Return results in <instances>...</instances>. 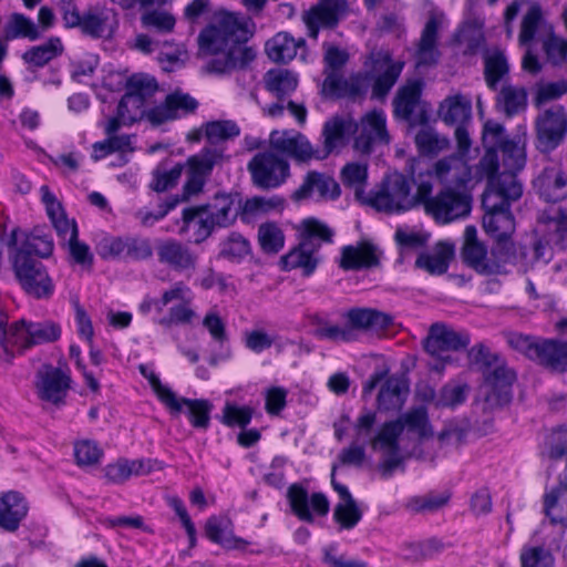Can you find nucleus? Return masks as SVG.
<instances>
[{
    "instance_id": "0eeeda50",
    "label": "nucleus",
    "mask_w": 567,
    "mask_h": 567,
    "mask_svg": "<svg viewBox=\"0 0 567 567\" xmlns=\"http://www.w3.org/2000/svg\"><path fill=\"white\" fill-rule=\"evenodd\" d=\"M431 192L432 185L429 182H420L416 193L412 194L410 181L404 175L394 173L385 178L378 190L364 198V202L380 212L401 213L424 200Z\"/></svg>"
},
{
    "instance_id": "f704fd0d",
    "label": "nucleus",
    "mask_w": 567,
    "mask_h": 567,
    "mask_svg": "<svg viewBox=\"0 0 567 567\" xmlns=\"http://www.w3.org/2000/svg\"><path fill=\"white\" fill-rule=\"evenodd\" d=\"M535 187L547 202L561 200L567 196V178L558 167L546 168L536 178Z\"/></svg>"
},
{
    "instance_id": "c756f323",
    "label": "nucleus",
    "mask_w": 567,
    "mask_h": 567,
    "mask_svg": "<svg viewBox=\"0 0 567 567\" xmlns=\"http://www.w3.org/2000/svg\"><path fill=\"white\" fill-rule=\"evenodd\" d=\"M344 320L352 330V340L357 339L360 331L383 332L392 324L390 316L372 309H352L344 315Z\"/></svg>"
},
{
    "instance_id": "e433bc0d",
    "label": "nucleus",
    "mask_w": 567,
    "mask_h": 567,
    "mask_svg": "<svg viewBox=\"0 0 567 567\" xmlns=\"http://www.w3.org/2000/svg\"><path fill=\"white\" fill-rule=\"evenodd\" d=\"M153 471L152 462L144 460L120 458L105 466V476L114 482L122 483L133 475H144Z\"/></svg>"
},
{
    "instance_id": "ddd939ff",
    "label": "nucleus",
    "mask_w": 567,
    "mask_h": 567,
    "mask_svg": "<svg viewBox=\"0 0 567 567\" xmlns=\"http://www.w3.org/2000/svg\"><path fill=\"white\" fill-rule=\"evenodd\" d=\"M386 115L382 110H372L353 121V148L361 154H370L381 145L390 143Z\"/></svg>"
},
{
    "instance_id": "774afa93",
    "label": "nucleus",
    "mask_w": 567,
    "mask_h": 567,
    "mask_svg": "<svg viewBox=\"0 0 567 567\" xmlns=\"http://www.w3.org/2000/svg\"><path fill=\"white\" fill-rule=\"evenodd\" d=\"M522 567H553L551 554L539 546H524L520 551Z\"/></svg>"
},
{
    "instance_id": "13d9d810",
    "label": "nucleus",
    "mask_w": 567,
    "mask_h": 567,
    "mask_svg": "<svg viewBox=\"0 0 567 567\" xmlns=\"http://www.w3.org/2000/svg\"><path fill=\"white\" fill-rule=\"evenodd\" d=\"M415 143L420 153L436 155L449 147V140L430 127L422 128L415 136Z\"/></svg>"
},
{
    "instance_id": "338daca9",
    "label": "nucleus",
    "mask_w": 567,
    "mask_h": 567,
    "mask_svg": "<svg viewBox=\"0 0 567 567\" xmlns=\"http://www.w3.org/2000/svg\"><path fill=\"white\" fill-rule=\"evenodd\" d=\"M542 45L551 63L567 62V39L556 35L554 30L547 37L542 38Z\"/></svg>"
},
{
    "instance_id": "6e6552de",
    "label": "nucleus",
    "mask_w": 567,
    "mask_h": 567,
    "mask_svg": "<svg viewBox=\"0 0 567 567\" xmlns=\"http://www.w3.org/2000/svg\"><path fill=\"white\" fill-rule=\"evenodd\" d=\"M156 91L157 83L154 78L145 74L132 75L127 83V91L117 105L116 116L100 124L104 132L115 133L122 125L145 120L146 105Z\"/></svg>"
},
{
    "instance_id": "7ed1b4c3",
    "label": "nucleus",
    "mask_w": 567,
    "mask_h": 567,
    "mask_svg": "<svg viewBox=\"0 0 567 567\" xmlns=\"http://www.w3.org/2000/svg\"><path fill=\"white\" fill-rule=\"evenodd\" d=\"M348 59L349 54L346 50L332 44H324V72L327 74L322 84L324 95L355 97L367 92L372 83L373 95L382 97L394 85L403 69V62L393 61L388 51L380 50L372 52L364 62L369 74H357L348 80H342L337 75V71L347 63Z\"/></svg>"
},
{
    "instance_id": "9b49d317",
    "label": "nucleus",
    "mask_w": 567,
    "mask_h": 567,
    "mask_svg": "<svg viewBox=\"0 0 567 567\" xmlns=\"http://www.w3.org/2000/svg\"><path fill=\"white\" fill-rule=\"evenodd\" d=\"M470 343L466 333L444 324H433L425 342V349L432 357L431 365L441 370L455 360V354Z\"/></svg>"
},
{
    "instance_id": "72a5a7b5",
    "label": "nucleus",
    "mask_w": 567,
    "mask_h": 567,
    "mask_svg": "<svg viewBox=\"0 0 567 567\" xmlns=\"http://www.w3.org/2000/svg\"><path fill=\"white\" fill-rule=\"evenodd\" d=\"M454 256V246L449 241L437 243L430 251L422 252L416 259V267L431 275H442Z\"/></svg>"
},
{
    "instance_id": "423d86ee",
    "label": "nucleus",
    "mask_w": 567,
    "mask_h": 567,
    "mask_svg": "<svg viewBox=\"0 0 567 567\" xmlns=\"http://www.w3.org/2000/svg\"><path fill=\"white\" fill-rule=\"evenodd\" d=\"M238 206L230 195H218L204 206L189 207L183 212L179 233L196 244L207 239L215 227H227L236 219Z\"/></svg>"
},
{
    "instance_id": "c9c22d12",
    "label": "nucleus",
    "mask_w": 567,
    "mask_h": 567,
    "mask_svg": "<svg viewBox=\"0 0 567 567\" xmlns=\"http://www.w3.org/2000/svg\"><path fill=\"white\" fill-rule=\"evenodd\" d=\"M117 25L116 14L109 8L90 10L82 21V30L93 37H109Z\"/></svg>"
},
{
    "instance_id": "8fccbe9b",
    "label": "nucleus",
    "mask_w": 567,
    "mask_h": 567,
    "mask_svg": "<svg viewBox=\"0 0 567 567\" xmlns=\"http://www.w3.org/2000/svg\"><path fill=\"white\" fill-rule=\"evenodd\" d=\"M63 52L60 38H50L45 43L33 47L23 54V59L31 64L42 66Z\"/></svg>"
},
{
    "instance_id": "4be33fe9",
    "label": "nucleus",
    "mask_w": 567,
    "mask_h": 567,
    "mask_svg": "<svg viewBox=\"0 0 567 567\" xmlns=\"http://www.w3.org/2000/svg\"><path fill=\"white\" fill-rule=\"evenodd\" d=\"M269 142L274 150L300 162L321 158L320 151H315L308 138L296 131H274Z\"/></svg>"
},
{
    "instance_id": "5701e85b",
    "label": "nucleus",
    "mask_w": 567,
    "mask_h": 567,
    "mask_svg": "<svg viewBox=\"0 0 567 567\" xmlns=\"http://www.w3.org/2000/svg\"><path fill=\"white\" fill-rule=\"evenodd\" d=\"M223 152L218 148H204L199 154L187 161V182L185 190L188 195L198 193L213 167L223 159Z\"/></svg>"
},
{
    "instance_id": "052dcab7",
    "label": "nucleus",
    "mask_w": 567,
    "mask_h": 567,
    "mask_svg": "<svg viewBox=\"0 0 567 567\" xmlns=\"http://www.w3.org/2000/svg\"><path fill=\"white\" fill-rule=\"evenodd\" d=\"M74 456L80 466H92L100 463L103 450L93 440L82 439L74 443Z\"/></svg>"
},
{
    "instance_id": "7c9ffc66",
    "label": "nucleus",
    "mask_w": 567,
    "mask_h": 567,
    "mask_svg": "<svg viewBox=\"0 0 567 567\" xmlns=\"http://www.w3.org/2000/svg\"><path fill=\"white\" fill-rule=\"evenodd\" d=\"M350 134L353 136V120L350 116L337 115L326 121L322 128L323 152H320V159L342 148Z\"/></svg>"
},
{
    "instance_id": "4d7b16f0",
    "label": "nucleus",
    "mask_w": 567,
    "mask_h": 567,
    "mask_svg": "<svg viewBox=\"0 0 567 567\" xmlns=\"http://www.w3.org/2000/svg\"><path fill=\"white\" fill-rule=\"evenodd\" d=\"M542 454L549 460L567 458V426H558L548 434Z\"/></svg>"
},
{
    "instance_id": "20e7f679",
    "label": "nucleus",
    "mask_w": 567,
    "mask_h": 567,
    "mask_svg": "<svg viewBox=\"0 0 567 567\" xmlns=\"http://www.w3.org/2000/svg\"><path fill=\"white\" fill-rule=\"evenodd\" d=\"M250 31L248 20L227 11L216 12L198 35V53L210 58L206 72L224 74L254 59L251 49L244 45Z\"/></svg>"
},
{
    "instance_id": "f8f14e48",
    "label": "nucleus",
    "mask_w": 567,
    "mask_h": 567,
    "mask_svg": "<svg viewBox=\"0 0 567 567\" xmlns=\"http://www.w3.org/2000/svg\"><path fill=\"white\" fill-rule=\"evenodd\" d=\"M11 264L22 288L35 298H49L54 292V284L41 262L16 251Z\"/></svg>"
},
{
    "instance_id": "09e8293b",
    "label": "nucleus",
    "mask_w": 567,
    "mask_h": 567,
    "mask_svg": "<svg viewBox=\"0 0 567 567\" xmlns=\"http://www.w3.org/2000/svg\"><path fill=\"white\" fill-rule=\"evenodd\" d=\"M341 182L351 188L358 198H363L368 179V165L365 163L351 162L343 166L340 173Z\"/></svg>"
},
{
    "instance_id": "6ab92c4d",
    "label": "nucleus",
    "mask_w": 567,
    "mask_h": 567,
    "mask_svg": "<svg viewBox=\"0 0 567 567\" xmlns=\"http://www.w3.org/2000/svg\"><path fill=\"white\" fill-rule=\"evenodd\" d=\"M538 146L543 151L556 147L567 132V114L555 105L537 117L536 121Z\"/></svg>"
},
{
    "instance_id": "69168bd1",
    "label": "nucleus",
    "mask_w": 567,
    "mask_h": 567,
    "mask_svg": "<svg viewBox=\"0 0 567 567\" xmlns=\"http://www.w3.org/2000/svg\"><path fill=\"white\" fill-rule=\"evenodd\" d=\"M238 134L239 128L231 121H214L205 124V137L210 144H218Z\"/></svg>"
},
{
    "instance_id": "473e14b6",
    "label": "nucleus",
    "mask_w": 567,
    "mask_h": 567,
    "mask_svg": "<svg viewBox=\"0 0 567 567\" xmlns=\"http://www.w3.org/2000/svg\"><path fill=\"white\" fill-rule=\"evenodd\" d=\"M334 491L339 495V502L334 508V520L344 529L353 528L361 519V512L351 496L347 486L331 480Z\"/></svg>"
},
{
    "instance_id": "a878e982",
    "label": "nucleus",
    "mask_w": 567,
    "mask_h": 567,
    "mask_svg": "<svg viewBox=\"0 0 567 567\" xmlns=\"http://www.w3.org/2000/svg\"><path fill=\"white\" fill-rule=\"evenodd\" d=\"M547 230L550 233L549 239L545 243L540 240L535 245L532 265L537 261L547 264L553 258V246L550 243L561 249L567 248V209L559 212L557 216L548 221Z\"/></svg>"
},
{
    "instance_id": "aec40b11",
    "label": "nucleus",
    "mask_w": 567,
    "mask_h": 567,
    "mask_svg": "<svg viewBox=\"0 0 567 567\" xmlns=\"http://www.w3.org/2000/svg\"><path fill=\"white\" fill-rule=\"evenodd\" d=\"M70 388L68 370L61 367L44 365L37 375L38 396L47 402L59 404Z\"/></svg>"
},
{
    "instance_id": "79ce46f5",
    "label": "nucleus",
    "mask_w": 567,
    "mask_h": 567,
    "mask_svg": "<svg viewBox=\"0 0 567 567\" xmlns=\"http://www.w3.org/2000/svg\"><path fill=\"white\" fill-rule=\"evenodd\" d=\"M157 255L161 261L178 269L192 268L196 260L187 248L173 240L162 243L157 248Z\"/></svg>"
},
{
    "instance_id": "680f3d73",
    "label": "nucleus",
    "mask_w": 567,
    "mask_h": 567,
    "mask_svg": "<svg viewBox=\"0 0 567 567\" xmlns=\"http://www.w3.org/2000/svg\"><path fill=\"white\" fill-rule=\"evenodd\" d=\"M297 231L301 240L310 241L312 238H318L323 241H329L332 237L330 228L321 220L315 217H307L302 219L297 226Z\"/></svg>"
},
{
    "instance_id": "864d4df0",
    "label": "nucleus",
    "mask_w": 567,
    "mask_h": 567,
    "mask_svg": "<svg viewBox=\"0 0 567 567\" xmlns=\"http://www.w3.org/2000/svg\"><path fill=\"white\" fill-rule=\"evenodd\" d=\"M250 254V244L239 234H231L220 243V257L231 261L240 262Z\"/></svg>"
},
{
    "instance_id": "a19ab883",
    "label": "nucleus",
    "mask_w": 567,
    "mask_h": 567,
    "mask_svg": "<svg viewBox=\"0 0 567 567\" xmlns=\"http://www.w3.org/2000/svg\"><path fill=\"white\" fill-rule=\"evenodd\" d=\"M206 535L215 544L226 549H243L246 542L234 536L227 519L212 517L206 524Z\"/></svg>"
},
{
    "instance_id": "cd10ccee",
    "label": "nucleus",
    "mask_w": 567,
    "mask_h": 567,
    "mask_svg": "<svg viewBox=\"0 0 567 567\" xmlns=\"http://www.w3.org/2000/svg\"><path fill=\"white\" fill-rule=\"evenodd\" d=\"M380 256L381 251L375 245L363 240L341 248L339 266L344 270L371 268L379 264Z\"/></svg>"
},
{
    "instance_id": "f03ea898",
    "label": "nucleus",
    "mask_w": 567,
    "mask_h": 567,
    "mask_svg": "<svg viewBox=\"0 0 567 567\" xmlns=\"http://www.w3.org/2000/svg\"><path fill=\"white\" fill-rule=\"evenodd\" d=\"M525 135H516L506 142L502 150V172L497 178H491L483 195L482 204L485 209L483 227L501 247L515 230L514 218L509 212L511 203L522 196V185L516 179L526 161Z\"/></svg>"
},
{
    "instance_id": "bf43d9fd",
    "label": "nucleus",
    "mask_w": 567,
    "mask_h": 567,
    "mask_svg": "<svg viewBox=\"0 0 567 567\" xmlns=\"http://www.w3.org/2000/svg\"><path fill=\"white\" fill-rule=\"evenodd\" d=\"M258 241L262 251L276 254L284 248L285 235L276 224L266 223L258 229Z\"/></svg>"
},
{
    "instance_id": "2eb2a0df",
    "label": "nucleus",
    "mask_w": 567,
    "mask_h": 567,
    "mask_svg": "<svg viewBox=\"0 0 567 567\" xmlns=\"http://www.w3.org/2000/svg\"><path fill=\"white\" fill-rule=\"evenodd\" d=\"M254 184L261 188H276L289 176V164L271 152L256 154L248 164Z\"/></svg>"
},
{
    "instance_id": "a18cd8bd",
    "label": "nucleus",
    "mask_w": 567,
    "mask_h": 567,
    "mask_svg": "<svg viewBox=\"0 0 567 567\" xmlns=\"http://www.w3.org/2000/svg\"><path fill=\"white\" fill-rule=\"evenodd\" d=\"M463 258L466 264L481 274H497L501 271V264L491 261L486 248L481 244L463 246Z\"/></svg>"
},
{
    "instance_id": "a211bd4d",
    "label": "nucleus",
    "mask_w": 567,
    "mask_h": 567,
    "mask_svg": "<svg viewBox=\"0 0 567 567\" xmlns=\"http://www.w3.org/2000/svg\"><path fill=\"white\" fill-rule=\"evenodd\" d=\"M472 102L463 95L446 97L440 105L439 115L446 124L456 125L455 138L461 152L470 148L471 141L465 124L471 118Z\"/></svg>"
},
{
    "instance_id": "3c124183",
    "label": "nucleus",
    "mask_w": 567,
    "mask_h": 567,
    "mask_svg": "<svg viewBox=\"0 0 567 567\" xmlns=\"http://www.w3.org/2000/svg\"><path fill=\"white\" fill-rule=\"evenodd\" d=\"M8 39L25 38L34 41L40 38L41 31L35 23L21 13H13L9 17L6 24Z\"/></svg>"
},
{
    "instance_id": "4c0bfd02",
    "label": "nucleus",
    "mask_w": 567,
    "mask_h": 567,
    "mask_svg": "<svg viewBox=\"0 0 567 567\" xmlns=\"http://www.w3.org/2000/svg\"><path fill=\"white\" fill-rule=\"evenodd\" d=\"M41 202L45 207L47 215L55 228L58 235L70 231L75 225L73 219H69L61 202L49 189L47 185L40 187Z\"/></svg>"
},
{
    "instance_id": "58836bf2",
    "label": "nucleus",
    "mask_w": 567,
    "mask_h": 567,
    "mask_svg": "<svg viewBox=\"0 0 567 567\" xmlns=\"http://www.w3.org/2000/svg\"><path fill=\"white\" fill-rule=\"evenodd\" d=\"M408 394V383L403 378L390 377L382 384L378 403L382 410H396L400 409Z\"/></svg>"
},
{
    "instance_id": "6e6d98bb",
    "label": "nucleus",
    "mask_w": 567,
    "mask_h": 567,
    "mask_svg": "<svg viewBox=\"0 0 567 567\" xmlns=\"http://www.w3.org/2000/svg\"><path fill=\"white\" fill-rule=\"evenodd\" d=\"M109 138L102 142H96L93 145L92 157L95 161H100L106 157L112 152H128L132 151V137L128 135H114V133L107 134Z\"/></svg>"
},
{
    "instance_id": "c85d7f7f",
    "label": "nucleus",
    "mask_w": 567,
    "mask_h": 567,
    "mask_svg": "<svg viewBox=\"0 0 567 567\" xmlns=\"http://www.w3.org/2000/svg\"><path fill=\"white\" fill-rule=\"evenodd\" d=\"M28 512L29 504L21 493L8 491L0 494V527L4 530H17Z\"/></svg>"
},
{
    "instance_id": "2f4dec72",
    "label": "nucleus",
    "mask_w": 567,
    "mask_h": 567,
    "mask_svg": "<svg viewBox=\"0 0 567 567\" xmlns=\"http://www.w3.org/2000/svg\"><path fill=\"white\" fill-rule=\"evenodd\" d=\"M318 246L310 241L301 240L300 244L281 257L280 267L285 271L300 269L305 276L315 272L318 264Z\"/></svg>"
},
{
    "instance_id": "9d476101",
    "label": "nucleus",
    "mask_w": 567,
    "mask_h": 567,
    "mask_svg": "<svg viewBox=\"0 0 567 567\" xmlns=\"http://www.w3.org/2000/svg\"><path fill=\"white\" fill-rule=\"evenodd\" d=\"M192 302L190 289L181 282L175 284L156 302L157 323L165 328L190 324L197 317Z\"/></svg>"
},
{
    "instance_id": "1a4fd4ad",
    "label": "nucleus",
    "mask_w": 567,
    "mask_h": 567,
    "mask_svg": "<svg viewBox=\"0 0 567 567\" xmlns=\"http://www.w3.org/2000/svg\"><path fill=\"white\" fill-rule=\"evenodd\" d=\"M143 375L148 380L152 390L159 402L173 415L183 412L187 413L190 424L196 429H207L210 420L213 404L208 400H190L177 395L167 384L161 382L159 378L153 372H147L142 368Z\"/></svg>"
},
{
    "instance_id": "5fc2aeb1",
    "label": "nucleus",
    "mask_w": 567,
    "mask_h": 567,
    "mask_svg": "<svg viewBox=\"0 0 567 567\" xmlns=\"http://www.w3.org/2000/svg\"><path fill=\"white\" fill-rule=\"evenodd\" d=\"M285 207V200L279 196L252 197L245 202L243 214L247 217L281 212Z\"/></svg>"
},
{
    "instance_id": "0e129e2a",
    "label": "nucleus",
    "mask_w": 567,
    "mask_h": 567,
    "mask_svg": "<svg viewBox=\"0 0 567 567\" xmlns=\"http://www.w3.org/2000/svg\"><path fill=\"white\" fill-rule=\"evenodd\" d=\"M508 344L528 357L540 362L543 354V340L538 341L520 333H511L507 338Z\"/></svg>"
},
{
    "instance_id": "f257e3e1",
    "label": "nucleus",
    "mask_w": 567,
    "mask_h": 567,
    "mask_svg": "<svg viewBox=\"0 0 567 567\" xmlns=\"http://www.w3.org/2000/svg\"><path fill=\"white\" fill-rule=\"evenodd\" d=\"M377 415L364 410L352 425V443L343 449L338 462L332 466L331 480L339 465L361 466L365 460L364 444L370 443L372 450L380 453L382 465L385 468L396 466L401 461V451L410 442L427 439L433 435L427 412L424 408L411 409L398 420L385 422L373 434Z\"/></svg>"
},
{
    "instance_id": "412c9836",
    "label": "nucleus",
    "mask_w": 567,
    "mask_h": 567,
    "mask_svg": "<svg viewBox=\"0 0 567 567\" xmlns=\"http://www.w3.org/2000/svg\"><path fill=\"white\" fill-rule=\"evenodd\" d=\"M340 194V186L333 177L318 172H309L302 184L293 193L292 198L296 200L328 202L337 199Z\"/></svg>"
},
{
    "instance_id": "de8ad7c7",
    "label": "nucleus",
    "mask_w": 567,
    "mask_h": 567,
    "mask_svg": "<svg viewBox=\"0 0 567 567\" xmlns=\"http://www.w3.org/2000/svg\"><path fill=\"white\" fill-rule=\"evenodd\" d=\"M265 85L269 92L277 96L288 95L296 90L298 76L289 70L272 69L265 75Z\"/></svg>"
},
{
    "instance_id": "49530a36",
    "label": "nucleus",
    "mask_w": 567,
    "mask_h": 567,
    "mask_svg": "<svg viewBox=\"0 0 567 567\" xmlns=\"http://www.w3.org/2000/svg\"><path fill=\"white\" fill-rule=\"evenodd\" d=\"M421 84L417 81H411L404 85L394 100L395 115L409 120L413 112L419 107V97Z\"/></svg>"
},
{
    "instance_id": "e2e57ef3",
    "label": "nucleus",
    "mask_w": 567,
    "mask_h": 567,
    "mask_svg": "<svg viewBox=\"0 0 567 567\" xmlns=\"http://www.w3.org/2000/svg\"><path fill=\"white\" fill-rule=\"evenodd\" d=\"M252 417V409L226 402L221 413V422L229 427H245Z\"/></svg>"
},
{
    "instance_id": "f3484780",
    "label": "nucleus",
    "mask_w": 567,
    "mask_h": 567,
    "mask_svg": "<svg viewBox=\"0 0 567 567\" xmlns=\"http://www.w3.org/2000/svg\"><path fill=\"white\" fill-rule=\"evenodd\" d=\"M61 337V328L52 321L27 322L18 321L10 326V342L12 349L19 350L33 344L53 342Z\"/></svg>"
},
{
    "instance_id": "603ef678",
    "label": "nucleus",
    "mask_w": 567,
    "mask_h": 567,
    "mask_svg": "<svg viewBox=\"0 0 567 567\" xmlns=\"http://www.w3.org/2000/svg\"><path fill=\"white\" fill-rule=\"evenodd\" d=\"M542 363L559 371L567 369V339L543 340Z\"/></svg>"
},
{
    "instance_id": "37998d69",
    "label": "nucleus",
    "mask_w": 567,
    "mask_h": 567,
    "mask_svg": "<svg viewBox=\"0 0 567 567\" xmlns=\"http://www.w3.org/2000/svg\"><path fill=\"white\" fill-rule=\"evenodd\" d=\"M303 21L308 28L309 35L317 38L318 31L322 27H330L337 22V7L332 2H322L309 10Z\"/></svg>"
},
{
    "instance_id": "ea45409f",
    "label": "nucleus",
    "mask_w": 567,
    "mask_h": 567,
    "mask_svg": "<svg viewBox=\"0 0 567 567\" xmlns=\"http://www.w3.org/2000/svg\"><path fill=\"white\" fill-rule=\"evenodd\" d=\"M303 44L302 39L296 40L286 32H279L266 43V52L275 62H287L297 55Z\"/></svg>"
},
{
    "instance_id": "393cba45",
    "label": "nucleus",
    "mask_w": 567,
    "mask_h": 567,
    "mask_svg": "<svg viewBox=\"0 0 567 567\" xmlns=\"http://www.w3.org/2000/svg\"><path fill=\"white\" fill-rule=\"evenodd\" d=\"M446 24L445 16L437 9L430 11L429 20L425 23L419 49L416 52V64L431 65L437 61L436 34Z\"/></svg>"
},
{
    "instance_id": "c03bdc74",
    "label": "nucleus",
    "mask_w": 567,
    "mask_h": 567,
    "mask_svg": "<svg viewBox=\"0 0 567 567\" xmlns=\"http://www.w3.org/2000/svg\"><path fill=\"white\" fill-rule=\"evenodd\" d=\"M544 505L553 523L567 522V486L561 481L546 493Z\"/></svg>"
},
{
    "instance_id": "4468645a",
    "label": "nucleus",
    "mask_w": 567,
    "mask_h": 567,
    "mask_svg": "<svg viewBox=\"0 0 567 567\" xmlns=\"http://www.w3.org/2000/svg\"><path fill=\"white\" fill-rule=\"evenodd\" d=\"M429 215L441 224L451 223L466 216L470 210V198L461 189L445 187L434 198L420 200Z\"/></svg>"
},
{
    "instance_id": "39448f33",
    "label": "nucleus",
    "mask_w": 567,
    "mask_h": 567,
    "mask_svg": "<svg viewBox=\"0 0 567 567\" xmlns=\"http://www.w3.org/2000/svg\"><path fill=\"white\" fill-rule=\"evenodd\" d=\"M515 137L505 138L503 126L497 122L487 121L483 130V143L487 151L475 169H472L465 159L468 148L463 150V152L458 148V155L437 161L433 166L432 175L445 187L454 189L467 187L484 178L487 179L488 184L491 178L498 177L495 173L501 169L497 163L496 148L502 153L504 144Z\"/></svg>"
},
{
    "instance_id": "bb28decb",
    "label": "nucleus",
    "mask_w": 567,
    "mask_h": 567,
    "mask_svg": "<svg viewBox=\"0 0 567 567\" xmlns=\"http://www.w3.org/2000/svg\"><path fill=\"white\" fill-rule=\"evenodd\" d=\"M553 30L554 27L546 20L542 7L532 3L522 18L518 43L519 45H529L535 40L542 42V38L547 37Z\"/></svg>"
},
{
    "instance_id": "b1692460",
    "label": "nucleus",
    "mask_w": 567,
    "mask_h": 567,
    "mask_svg": "<svg viewBox=\"0 0 567 567\" xmlns=\"http://www.w3.org/2000/svg\"><path fill=\"white\" fill-rule=\"evenodd\" d=\"M288 499L291 509L301 520L312 522L313 514L326 515L329 512V502L321 493H313L310 497L305 488L291 485L288 489Z\"/></svg>"
},
{
    "instance_id": "dca6fc26",
    "label": "nucleus",
    "mask_w": 567,
    "mask_h": 567,
    "mask_svg": "<svg viewBox=\"0 0 567 567\" xmlns=\"http://www.w3.org/2000/svg\"><path fill=\"white\" fill-rule=\"evenodd\" d=\"M197 109V102L188 94L175 92L168 94L166 99L152 104L151 100L146 105L145 121L152 126H161L168 122L184 117Z\"/></svg>"
}]
</instances>
